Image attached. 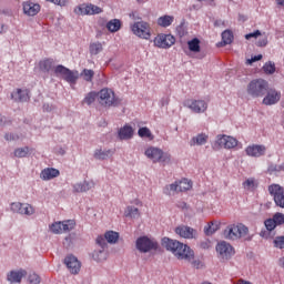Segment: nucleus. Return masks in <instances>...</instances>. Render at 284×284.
I'll return each mask as SVG.
<instances>
[{
  "label": "nucleus",
  "mask_w": 284,
  "mask_h": 284,
  "mask_svg": "<svg viewBox=\"0 0 284 284\" xmlns=\"http://www.w3.org/2000/svg\"><path fill=\"white\" fill-rule=\"evenodd\" d=\"M162 246L165 247L169 252H172L174 256L184 261H192L194 256V251L190 246L169 237L162 239Z\"/></svg>",
  "instance_id": "nucleus-1"
},
{
  "label": "nucleus",
  "mask_w": 284,
  "mask_h": 284,
  "mask_svg": "<svg viewBox=\"0 0 284 284\" xmlns=\"http://www.w3.org/2000/svg\"><path fill=\"white\" fill-rule=\"evenodd\" d=\"M270 90V82L264 79L252 80L246 87V93L251 99H261L267 94Z\"/></svg>",
  "instance_id": "nucleus-2"
},
{
  "label": "nucleus",
  "mask_w": 284,
  "mask_h": 284,
  "mask_svg": "<svg viewBox=\"0 0 284 284\" xmlns=\"http://www.w3.org/2000/svg\"><path fill=\"white\" fill-rule=\"evenodd\" d=\"M250 232V229L245 224H231L223 231V236L226 241H239V239H245Z\"/></svg>",
  "instance_id": "nucleus-3"
},
{
  "label": "nucleus",
  "mask_w": 284,
  "mask_h": 284,
  "mask_svg": "<svg viewBox=\"0 0 284 284\" xmlns=\"http://www.w3.org/2000/svg\"><path fill=\"white\" fill-rule=\"evenodd\" d=\"M99 103L104 108H116V105H121V100L114 95V91L111 89H102L98 92Z\"/></svg>",
  "instance_id": "nucleus-4"
},
{
  "label": "nucleus",
  "mask_w": 284,
  "mask_h": 284,
  "mask_svg": "<svg viewBox=\"0 0 284 284\" xmlns=\"http://www.w3.org/2000/svg\"><path fill=\"white\" fill-rule=\"evenodd\" d=\"M54 74L70 83L71 87L77 85V81H79V71H72L61 64L54 68Z\"/></svg>",
  "instance_id": "nucleus-5"
},
{
  "label": "nucleus",
  "mask_w": 284,
  "mask_h": 284,
  "mask_svg": "<svg viewBox=\"0 0 284 284\" xmlns=\"http://www.w3.org/2000/svg\"><path fill=\"white\" fill-rule=\"evenodd\" d=\"M239 145V140L230 135H217L216 141L213 145L214 150L224 148L225 150H232Z\"/></svg>",
  "instance_id": "nucleus-6"
},
{
  "label": "nucleus",
  "mask_w": 284,
  "mask_h": 284,
  "mask_svg": "<svg viewBox=\"0 0 284 284\" xmlns=\"http://www.w3.org/2000/svg\"><path fill=\"white\" fill-rule=\"evenodd\" d=\"M131 30L135 37H140V39H150L152 36L150 32V23L145 21H138L131 26Z\"/></svg>",
  "instance_id": "nucleus-7"
},
{
  "label": "nucleus",
  "mask_w": 284,
  "mask_h": 284,
  "mask_svg": "<svg viewBox=\"0 0 284 284\" xmlns=\"http://www.w3.org/2000/svg\"><path fill=\"white\" fill-rule=\"evenodd\" d=\"M184 108H189L194 114H203L207 111V102L205 100L189 99L184 101Z\"/></svg>",
  "instance_id": "nucleus-8"
},
{
  "label": "nucleus",
  "mask_w": 284,
  "mask_h": 284,
  "mask_svg": "<svg viewBox=\"0 0 284 284\" xmlns=\"http://www.w3.org/2000/svg\"><path fill=\"white\" fill-rule=\"evenodd\" d=\"M144 154L148 159H151L153 163H165V161H169L168 155L159 148L150 146L145 150Z\"/></svg>",
  "instance_id": "nucleus-9"
},
{
  "label": "nucleus",
  "mask_w": 284,
  "mask_h": 284,
  "mask_svg": "<svg viewBox=\"0 0 284 284\" xmlns=\"http://www.w3.org/2000/svg\"><path fill=\"white\" fill-rule=\"evenodd\" d=\"M136 250L139 252H142L143 254H146V252H151V250H156L158 244L156 242L150 240L148 236H141L136 240Z\"/></svg>",
  "instance_id": "nucleus-10"
},
{
  "label": "nucleus",
  "mask_w": 284,
  "mask_h": 284,
  "mask_svg": "<svg viewBox=\"0 0 284 284\" xmlns=\"http://www.w3.org/2000/svg\"><path fill=\"white\" fill-rule=\"evenodd\" d=\"M174 43H176V39L174 38V36L172 34H158L156 38L154 39V45H156V48H172V45H174Z\"/></svg>",
  "instance_id": "nucleus-11"
},
{
  "label": "nucleus",
  "mask_w": 284,
  "mask_h": 284,
  "mask_svg": "<svg viewBox=\"0 0 284 284\" xmlns=\"http://www.w3.org/2000/svg\"><path fill=\"white\" fill-rule=\"evenodd\" d=\"M270 194L274 197L277 207H284V189L278 184L268 186Z\"/></svg>",
  "instance_id": "nucleus-12"
},
{
  "label": "nucleus",
  "mask_w": 284,
  "mask_h": 284,
  "mask_svg": "<svg viewBox=\"0 0 284 284\" xmlns=\"http://www.w3.org/2000/svg\"><path fill=\"white\" fill-rule=\"evenodd\" d=\"M11 211L17 214H24L26 216H32L34 214V207L32 205L21 202L11 203Z\"/></svg>",
  "instance_id": "nucleus-13"
},
{
  "label": "nucleus",
  "mask_w": 284,
  "mask_h": 284,
  "mask_svg": "<svg viewBox=\"0 0 284 284\" xmlns=\"http://www.w3.org/2000/svg\"><path fill=\"white\" fill-rule=\"evenodd\" d=\"M75 14H101L103 9L101 7L94 6L92 3L89 4H81L74 9Z\"/></svg>",
  "instance_id": "nucleus-14"
},
{
  "label": "nucleus",
  "mask_w": 284,
  "mask_h": 284,
  "mask_svg": "<svg viewBox=\"0 0 284 284\" xmlns=\"http://www.w3.org/2000/svg\"><path fill=\"white\" fill-rule=\"evenodd\" d=\"M216 252L220 254V256H222V258H225L226 261L234 256V247H232V244L225 241H222L216 245Z\"/></svg>",
  "instance_id": "nucleus-15"
},
{
  "label": "nucleus",
  "mask_w": 284,
  "mask_h": 284,
  "mask_svg": "<svg viewBox=\"0 0 284 284\" xmlns=\"http://www.w3.org/2000/svg\"><path fill=\"white\" fill-rule=\"evenodd\" d=\"M246 155L252 156L254 159H258L261 156H265V152H267V148L263 144H253L248 145L245 149Z\"/></svg>",
  "instance_id": "nucleus-16"
},
{
  "label": "nucleus",
  "mask_w": 284,
  "mask_h": 284,
  "mask_svg": "<svg viewBox=\"0 0 284 284\" xmlns=\"http://www.w3.org/2000/svg\"><path fill=\"white\" fill-rule=\"evenodd\" d=\"M26 276H28V271L23 268L13 270L7 274V281L11 284H17V283H21V281H23Z\"/></svg>",
  "instance_id": "nucleus-17"
},
{
  "label": "nucleus",
  "mask_w": 284,
  "mask_h": 284,
  "mask_svg": "<svg viewBox=\"0 0 284 284\" xmlns=\"http://www.w3.org/2000/svg\"><path fill=\"white\" fill-rule=\"evenodd\" d=\"M64 265H67L71 274H77L78 272H81V262H79V260L74 255H68L64 258Z\"/></svg>",
  "instance_id": "nucleus-18"
},
{
  "label": "nucleus",
  "mask_w": 284,
  "mask_h": 284,
  "mask_svg": "<svg viewBox=\"0 0 284 284\" xmlns=\"http://www.w3.org/2000/svg\"><path fill=\"white\" fill-rule=\"evenodd\" d=\"M11 99L16 101V103H26L30 101V91H28V89H16L11 93Z\"/></svg>",
  "instance_id": "nucleus-19"
},
{
  "label": "nucleus",
  "mask_w": 284,
  "mask_h": 284,
  "mask_svg": "<svg viewBox=\"0 0 284 284\" xmlns=\"http://www.w3.org/2000/svg\"><path fill=\"white\" fill-rule=\"evenodd\" d=\"M280 101H281V92H277L276 90H267L262 103L264 105H276V103Z\"/></svg>",
  "instance_id": "nucleus-20"
},
{
  "label": "nucleus",
  "mask_w": 284,
  "mask_h": 284,
  "mask_svg": "<svg viewBox=\"0 0 284 284\" xmlns=\"http://www.w3.org/2000/svg\"><path fill=\"white\" fill-rule=\"evenodd\" d=\"M175 234H179L182 239H196V230L185 225L178 226Z\"/></svg>",
  "instance_id": "nucleus-21"
},
{
  "label": "nucleus",
  "mask_w": 284,
  "mask_h": 284,
  "mask_svg": "<svg viewBox=\"0 0 284 284\" xmlns=\"http://www.w3.org/2000/svg\"><path fill=\"white\" fill-rule=\"evenodd\" d=\"M41 10V6L34 2H24L23 3V12L28 14V17H37Z\"/></svg>",
  "instance_id": "nucleus-22"
},
{
  "label": "nucleus",
  "mask_w": 284,
  "mask_h": 284,
  "mask_svg": "<svg viewBox=\"0 0 284 284\" xmlns=\"http://www.w3.org/2000/svg\"><path fill=\"white\" fill-rule=\"evenodd\" d=\"M113 154L114 151L112 149H97L93 156L98 161H108V159H110V156H112Z\"/></svg>",
  "instance_id": "nucleus-23"
},
{
  "label": "nucleus",
  "mask_w": 284,
  "mask_h": 284,
  "mask_svg": "<svg viewBox=\"0 0 284 284\" xmlns=\"http://www.w3.org/2000/svg\"><path fill=\"white\" fill-rule=\"evenodd\" d=\"M60 172L57 169H52V168H48L42 170L41 174H40V179H42V181H52V179H57V176H59Z\"/></svg>",
  "instance_id": "nucleus-24"
},
{
  "label": "nucleus",
  "mask_w": 284,
  "mask_h": 284,
  "mask_svg": "<svg viewBox=\"0 0 284 284\" xmlns=\"http://www.w3.org/2000/svg\"><path fill=\"white\" fill-rule=\"evenodd\" d=\"M94 187L93 181H84L82 183H75L73 184V192H88Z\"/></svg>",
  "instance_id": "nucleus-25"
},
{
  "label": "nucleus",
  "mask_w": 284,
  "mask_h": 284,
  "mask_svg": "<svg viewBox=\"0 0 284 284\" xmlns=\"http://www.w3.org/2000/svg\"><path fill=\"white\" fill-rule=\"evenodd\" d=\"M207 139H210V136H207V134L205 133H199L197 135L193 136L190 141V145L194 146V145H205V143H207Z\"/></svg>",
  "instance_id": "nucleus-26"
},
{
  "label": "nucleus",
  "mask_w": 284,
  "mask_h": 284,
  "mask_svg": "<svg viewBox=\"0 0 284 284\" xmlns=\"http://www.w3.org/2000/svg\"><path fill=\"white\" fill-rule=\"evenodd\" d=\"M134 134V130L130 125H125L124 128L120 129L119 131V139L121 141H128Z\"/></svg>",
  "instance_id": "nucleus-27"
},
{
  "label": "nucleus",
  "mask_w": 284,
  "mask_h": 284,
  "mask_svg": "<svg viewBox=\"0 0 284 284\" xmlns=\"http://www.w3.org/2000/svg\"><path fill=\"white\" fill-rule=\"evenodd\" d=\"M109 32H119L121 30V20L112 19L106 23Z\"/></svg>",
  "instance_id": "nucleus-28"
},
{
  "label": "nucleus",
  "mask_w": 284,
  "mask_h": 284,
  "mask_svg": "<svg viewBox=\"0 0 284 284\" xmlns=\"http://www.w3.org/2000/svg\"><path fill=\"white\" fill-rule=\"evenodd\" d=\"M172 23H174V17L172 16H163L158 19V26H161V28H169Z\"/></svg>",
  "instance_id": "nucleus-29"
},
{
  "label": "nucleus",
  "mask_w": 284,
  "mask_h": 284,
  "mask_svg": "<svg viewBox=\"0 0 284 284\" xmlns=\"http://www.w3.org/2000/svg\"><path fill=\"white\" fill-rule=\"evenodd\" d=\"M39 65H40V70L42 72H50V70H52V68L54 65V60H52V59L42 60V61H40Z\"/></svg>",
  "instance_id": "nucleus-30"
},
{
  "label": "nucleus",
  "mask_w": 284,
  "mask_h": 284,
  "mask_svg": "<svg viewBox=\"0 0 284 284\" xmlns=\"http://www.w3.org/2000/svg\"><path fill=\"white\" fill-rule=\"evenodd\" d=\"M93 260L98 263H101V261H105L108 258V253L105 252V248L95 250L92 254Z\"/></svg>",
  "instance_id": "nucleus-31"
},
{
  "label": "nucleus",
  "mask_w": 284,
  "mask_h": 284,
  "mask_svg": "<svg viewBox=\"0 0 284 284\" xmlns=\"http://www.w3.org/2000/svg\"><path fill=\"white\" fill-rule=\"evenodd\" d=\"M80 77L83 79V81H87L88 83H92V79H94V70L84 69L80 73Z\"/></svg>",
  "instance_id": "nucleus-32"
},
{
  "label": "nucleus",
  "mask_w": 284,
  "mask_h": 284,
  "mask_svg": "<svg viewBox=\"0 0 284 284\" xmlns=\"http://www.w3.org/2000/svg\"><path fill=\"white\" fill-rule=\"evenodd\" d=\"M187 45L191 52H201V40H199L197 38H194L191 41H189Z\"/></svg>",
  "instance_id": "nucleus-33"
},
{
  "label": "nucleus",
  "mask_w": 284,
  "mask_h": 284,
  "mask_svg": "<svg viewBox=\"0 0 284 284\" xmlns=\"http://www.w3.org/2000/svg\"><path fill=\"white\" fill-rule=\"evenodd\" d=\"M124 214H125V216H129L130 219H139V216H141L139 209L135 206H128Z\"/></svg>",
  "instance_id": "nucleus-34"
},
{
  "label": "nucleus",
  "mask_w": 284,
  "mask_h": 284,
  "mask_svg": "<svg viewBox=\"0 0 284 284\" xmlns=\"http://www.w3.org/2000/svg\"><path fill=\"white\" fill-rule=\"evenodd\" d=\"M90 54L97 55L103 52V44L101 42H93L89 47Z\"/></svg>",
  "instance_id": "nucleus-35"
},
{
  "label": "nucleus",
  "mask_w": 284,
  "mask_h": 284,
  "mask_svg": "<svg viewBox=\"0 0 284 284\" xmlns=\"http://www.w3.org/2000/svg\"><path fill=\"white\" fill-rule=\"evenodd\" d=\"M242 185L244 190H248L252 192L253 190H256V186L258 185V183L256 182V179L250 178L246 181H244Z\"/></svg>",
  "instance_id": "nucleus-36"
},
{
  "label": "nucleus",
  "mask_w": 284,
  "mask_h": 284,
  "mask_svg": "<svg viewBox=\"0 0 284 284\" xmlns=\"http://www.w3.org/2000/svg\"><path fill=\"white\" fill-rule=\"evenodd\" d=\"M219 227H220L219 222L209 223V225L205 226V229H204L205 235L212 236V234H214V232H217Z\"/></svg>",
  "instance_id": "nucleus-37"
},
{
  "label": "nucleus",
  "mask_w": 284,
  "mask_h": 284,
  "mask_svg": "<svg viewBox=\"0 0 284 284\" xmlns=\"http://www.w3.org/2000/svg\"><path fill=\"white\" fill-rule=\"evenodd\" d=\"M179 192H187V190H192V182L187 179H183L178 182Z\"/></svg>",
  "instance_id": "nucleus-38"
},
{
  "label": "nucleus",
  "mask_w": 284,
  "mask_h": 284,
  "mask_svg": "<svg viewBox=\"0 0 284 284\" xmlns=\"http://www.w3.org/2000/svg\"><path fill=\"white\" fill-rule=\"evenodd\" d=\"M13 154L17 159H26V156H28V154H30V148H28V146L18 148L14 150Z\"/></svg>",
  "instance_id": "nucleus-39"
},
{
  "label": "nucleus",
  "mask_w": 284,
  "mask_h": 284,
  "mask_svg": "<svg viewBox=\"0 0 284 284\" xmlns=\"http://www.w3.org/2000/svg\"><path fill=\"white\" fill-rule=\"evenodd\" d=\"M97 98H99V93L91 91L85 95L82 103H85L87 105H91L92 103H94V101H97Z\"/></svg>",
  "instance_id": "nucleus-40"
},
{
  "label": "nucleus",
  "mask_w": 284,
  "mask_h": 284,
  "mask_svg": "<svg viewBox=\"0 0 284 284\" xmlns=\"http://www.w3.org/2000/svg\"><path fill=\"white\" fill-rule=\"evenodd\" d=\"M62 232H72V230L77 226V222L74 220L62 221Z\"/></svg>",
  "instance_id": "nucleus-41"
},
{
  "label": "nucleus",
  "mask_w": 284,
  "mask_h": 284,
  "mask_svg": "<svg viewBox=\"0 0 284 284\" xmlns=\"http://www.w3.org/2000/svg\"><path fill=\"white\" fill-rule=\"evenodd\" d=\"M174 192H181L179 191V182L172 183L164 187V194H166L168 196H172Z\"/></svg>",
  "instance_id": "nucleus-42"
},
{
  "label": "nucleus",
  "mask_w": 284,
  "mask_h": 284,
  "mask_svg": "<svg viewBox=\"0 0 284 284\" xmlns=\"http://www.w3.org/2000/svg\"><path fill=\"white\" fill-rule=\"evenodd\" d=\"M233 40L234 34H232V31L226 30L222 33L223 45H230V43H232Z\"/></svg>",
  "instance_id": "nucleus-43"
},
{
  "label": "nucleus",
  "mask_w": 284,
  "mask_h": 284,
  "mask_svg": "<svg viewBox=\"0 0 284 284\" xmlns=\"http://www.w3.org/2000/svg\"><path fill=\"white\" fill-rule=\"evenodd\" d=\"M105 240L108 243L114 244L116 241H119V233L114 231H109L104 234Z\"/></svg>",
  "instance_id": "nucleus-44"
},
{
  "label": "nucleus",
  "mask_w": 284,
  "mask_h": 284,
  "mask_svg": "<svg viewBox=\"0 0 284 284\" xmlns=\"http://www.w3.org/2000/svg\"><path fill=\"white\" fill-rule=\"evenodd\" d=\"M49 227L53 234H63L62 222H54Z\"/></svg>",
  "instance_id": "nucleus-45"
},
{
  "label": "nucleus",
  "mask_w": 284,
  "mask_h": 284,
  "mask_svg": "<svg viewBox=\"0 0 284 284\" xmlns=\"http://www.w3.org/2000/svg\"><path fill=\"white\" fill-rule=\"evenodd\" d=\"M263 70L266 74H274L276 72V64L274 62H267L264 64Z\"/></svg>",
  "instance_id": "nucleus-46"
},
{
  "label": "nucleus",
  "mask_w": 284,
  "mask_h": 284,
  "mask_svg": "<svg viewBox=\"0 0 284 284\" xmlns=\"http://www.w3.org/2000/svg\"><path fill=\"white\" fill-rule=\"evenodd\" d=\"M274 247H277V250H284V235L276 236L273 241Z\"/></svg>",
  "instance_id": "nucleus-47"
},
{
  "label": "nucleus",
  "mask_w": 284,
  "mask_h": 284,
  "mask_svg": "<svg viewBox=\"0 0 284 284\" xmlns=\"http://www.w3.org/2000/svg\"><path fill=\"white\" fill-rule=\"evenodd\" d=\"M139 136H141L142 139H150V136H152V132L150 131V129L148 128H140L138 131Z\"/></svg>",
  "instance_id": "nucleus-48"
},
{
  "label": "nucleus",
  "mask_w": 284,
  "mask_h": 284,
  "mask_svg": "<svg viewBox=\"0 0 284 284\" xmlns=\"http://www.w3.org/2000/svg\"><path fill=\"white\" fill-rule=\"evenodd\" d=\"M273 221H275V225H284V214L283 213H275L273 215Z\"/></svg>",
  "instance_id": "nucleus-49"
},
{
  "label": "nucleus",
  "mask_w": 284,
  "mask_h": 284,
  "mask_svg": "<svg viewBox=\"0 0 284 284\" xmlns=\"http://www.w3.org/2000/svg\"><path fill=\"white\" fill-rule=\"evenodd\" d=\"M264 225L268 232H272V230L276 229V222L274 221V217L266 220Z\"/></svg>",
  "instance_id": "nucleus-50"
},
{
  "label": "nucleus",
  "mask_w": 284,
  "mask_h": 284,
  "mask_svg": "<svg viewBox=\"0 0 284 284\" xmlns=\"http://www.w3.org/2000/svg\"><path fill=\"white\" fill-rule=\"evenodd\" d=\"M29 283L30 284H40L41 283V276H39L37 273H31L29 275Z\"/></svg>",
  "instance_id": "nucleus-51"
},
{
  "label": "nucleus",
  "mask_w": 284,
  "mask_h": 284,
  "mask_svg": "<svg viewBox=\"0 0 284 284\" xmlns=\"http://www.w3.org/2000/svg\"><path fill=\"white\" fill-rule=\"evenodd\" d=\"M108 240L103 236H98L97 237V244L102 248V250H105V247H108Z\"/></svg>",
  "instance_id": "nucleus-52"
},
{
  "label": "nucleus",
  "mask_w": 284,
  "mask_h": 284,
  "mask_svg": "<svg viewBox=\"0 0 284 284\" xmlns=\"http://www.w3.org/2000/svg\"><path fill=\"white\" fill-rule=\"evenodd\" d=\"M258 37H261V31L260 30H256L252 33H248L245 36V39L246 40H250V39H258Z\"/></svg>",
  "instance_id": "nucleus-53"
},
{
  "label": "nucleus",
  "mask_w": 284,
  "mask_h": 284,
  "mask_svg": "<svg viewBox=\"0 0 284 284\" xmlns=\"http://www.w3.org/2000/svg\"><path fill=\"white\" fill-rule=\"evenodd\" d=\"M256 45L258 48H265V45H267V37H262L258 39V41L256 42Z\"/></svg>",
  "instance_id": "nucleus-54"
},
{
  "label": "nucleus",
  "mask_w": 284,
  "mask_h": 284,
  "mask_svg": "<svg viewBox=\"0 0 284 284\" xmlns=\"http://www.w3.org/2000/svg\"><path fill=\"white\" fill-rule=\"evenodd\" d=\"M263 59V54H257L255 57H252L251 59L247 60V64L252 65V63H256V61H261Z\"/></svg>",
  "instance_id": "nucleus-55"
},
{
  "label": "nucleus",
  "mask_w": 284,
  "mask_h": 284,
  "mask_svg": "<svg viewBox=\"0 0 284 284\" xmlns=\"http://www.w3.org/2000/svg\"><path fill=\"white\" fill-rule=\"evenodd\" d=\"M4 139L6 141H17L19 139V135L14 133H6Z\"/></svg>",
  "instance_id": "nucleus-56"
},
{
  "label": "nucleus",
  "mask_w": 284,
  "mask_h": 284,
  "mask_svg": "<svg viewBox=\"0 0 284 284\" xmlns=\"http://www.w3.org/2000/svg\"><path fill=\"white\" fill-rule=\"evenodd\" d=\"M194 255V253H193ZM189 261V263H191L194 267H196V270H199L201 267V262L197 260H194V256L191 260H186Z\"/></svg>",
  "instance_id": "nucleus-57"
},
{
  "label": "nucleus",
  "mask_w": 284,
  "mask_h": 284,
  "mask_svg": "<svg viewBox=\"0 0 284 284\" xmlns=\"http://www.w3.org/2000/svg\"><path fill=\"white\" fill-rule=\"evenodd\" d=\"M10 123H12V121L8 120V118L0 116V125H10Z\"/></svg>",
  "instance_id": "nucleus-58"
},
{
  "label": "nucleus",
  "mask_w": 284,
  "mask_h": 284,
  "mask_svg": "<svg viewBox=\"0 0 284 284\" xmlns=\"http://www.w3.org/2000/svg\"><path fill=\"white\" fill-rule=\"evenodd\" d=\"M268 172H281V166L275 165V164H271L268 166Z\"/></svg>",
  "instance_id": "nucleus-59"
},
{
  "label": "nucleus",
  "mask_w": 284,
  "mask_h": 284,
  "mask_svg": "<svg viewBox=\"0 0 284 284\" xmlns=\"http://www.w3.org/2000/svg\"><path fill=\"white\" fill-rule=\"evenodd\" d=\"M176 207H179L180 210H187V203H185L184 201H179L176 203Z\"/></svg>",
  "instance_id": "nucleus-60"
},
{
  "label": "nucleus",
  "mask_w": 284,
  "mask_h": 284,
  "mask_svg": "<svg viewBox=\"0 0 284 284\" xmlns=\"http://www.w3.org/2000/svg\"><path fill=\"white\" fill-rule=\"evenodd\" d=\"M54 6H68V0H53Z\"/></svg>",
  "instance_id": "nucleus-61"
},
{
  "label": "nucleus",
  "mask_w": 284,
  "mask_h": 284,
  "mask_svg": "<svg viewBox=\"0 0 284 284\" xmlns=\"http://www.w3.org/2000/svg\"><path fill=\"white\" fill-rule=\"evenodd\" d=\"M43 110H44L45 112H52V110H54V106H52V105L45 103V104H43Z\"/></svg>",
  "instance_id": "nucleus-62"
},
{
  "label": "nucleus",
  "mask_w": 284,
  "mask_h": 284,
  "mask_svg": "<svg viewBox=\"0 0 284 284\" xmlns=\"http://www.w3.org/2000/svg\"><path fill=\"white\" fill-rule=\"evenodd\" d=\"M278 265H280V267H283V270H284V257H281L278 260Z\"/></svg>",
  "instance_id": "nucleus-63"
},
{
  "label": "nucleus",
  "mask_w": 284,
  "mask_h": 284,
  "mask_svg": "<svg viewBox=\"0 0 284 284\" xmlns=\"http://www.w3.org/2000/svg\"><path fill=\"white\" fill-rule=\"evenodd\" d=\"M65 243H68V245H70V243H72V235H69L65 237Z\"/></svg>",
  "instance_id": "nucleus-64"
}]
</instances>
